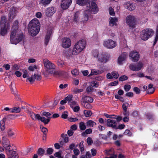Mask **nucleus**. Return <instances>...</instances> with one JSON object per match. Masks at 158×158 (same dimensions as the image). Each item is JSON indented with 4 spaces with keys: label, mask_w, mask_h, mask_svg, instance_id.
Instances as JSON below:
<instances>
[{
    "label": "nucleus",
    "mask_w": 158,
    "mask_h": 158,
    "mask_svg": "<svg viewBox=\"0 0 158 158\" xmlns=\"http://www.w3.org/2000/svg\"><path fill=\"white\" fill-rule=\"evenodd\" d=\"M90 85L92 87L96 88L98 86V84L97 83V82L96 81H93L91 82Z\"/></svg>",
    "instance_id": "obj_46"
},
{
    "label": "nucleus",
    "mask_w": 158,
    "mask_h": 158,
    "mask_svg": "<svg viewBox=\"0 0 158 158\" xmlns=\"http://www.w3.org/2000/svg\"><path fill=\"white\" fill-rule=\"evenodd\" d=\"M143 64L141 62H138L135 64H131L129 66L130 69L135 71H138L141 70L143 67Z\"/></svg>",
    "instance_id": "obj_13"
},
{
    "label": "nucleus",
    "mask_w": 158,
    "mask_h": 158,
    "mask_svg": "<svg viewBox=\"0 0 158 158\" xmlns=\"http://www.w3.org/2000/svg\"><path fill=\"white\" fill-rule=\"evenodd\" d=\"M17 12V9L14 6L11 7L9 9L8 19L10 21L12 20L16 16Z\"/></svg>",
    "instance_id": "obj_14"
},
{
    "label": "nucleus",
    "mask_w": 158,
    "mask_h": 158,
    "mask_svg": "<svg viewBox=\"0 0 158 158\" xmlns=\"http://www.w3.org/2000/svg\"><path fill=\"white\" fill-rule=\"evenodd\" d=\"M84 114L86 117L90 116L92 114L91 111L87 110H85L84 111Z\"/></svg>",
    "instance_id": "obj_39"
},
{
    "label": "nucleus",
    "mask_w": 158,
    "mask_h": 158,
    "mask_svg": "<svg viewBox=\"0 0 158 158\" xmlns=\"http://www.w3.org/2000/svg\"><path fill=\"white\" fill-rule=\"evenodd\" d=\"M127 79L128 77L127 76L125 75H123L119 78V80L120 81H123L127 80Z\"/></svg>",
    "instance_id": "obj_51"
},
{
    "label": "nucleus",
    "mask_w": 158,
    "mask_h": 158,
    "mask_svg": "<svg viewBox=\"0 0 158 158\" xmlns=\"http://www.w3.org/2000/svg\"><path fill=\"white\" fill-rule=\"evenodd\" d=\"M10 146L9 143H8L7 144H6L5 145V148L6 150L7 151H8V152H10Z\"/></svg>",
    "instance_id": "obj_50"
},
{
    "label": "nucleus",
    "mask_w": 158,
    "mask_h": 158,
    "mask_svg": "<svg viewBox=\"0 0 158 158\" xmlns=\"http://www.w3.org/2000/svg\"><path fill=\"white\" fill-rule=\"evenodd\" d=\"M72 108L74 111L75 112H77L80 109L79 106L78 104Z\"/></svg>",
    "instance_id": "obj_58"
},
{
    "label": "nucleus",
    "mask_w": 158,
    "mask_h": 158,
    "mask_svg": "<svg viewBox=\"0 0 158 158\" xmlns=\"http://www.w3.org/2000/svg\"><path fill=\"white\" fill-rule=\"evenodd\" d=\"M103 44L104 47L109 49H113L117 45L116 42L110 39H107L104 41Z\"/></svg>",
    "instance_id": "obj_9"
},
{
    "label": "nucleus",
    "mask_w": 158,
    "mask_h": 158,
    "mask_svg": "<svg viewBox=\"0 0 158 158\" xmlns=\"http://www.w3.org/2000/svg\"><path fill=\"white\" fill-rule=\"evenodd\" d=\"M110 56L106 53L101 52L99 55L98 61L100 63H106L110 59Z\"/></svg>",
    "instance_id": "obj_10"
},
{
    "label": "nucleus",
    "mask_w": 158,
    "mask_h": 158,
    "mask_svg": "<svg viewBox=\"0 0 158 158\" xmlns=\"http://www.w3.org/2000/svg\"><path fill=\"white\" fill-rule=\"evenodd\" d=\"M52 0H40V4H42L43 6H46L49 4Z\"/></svg>",
    "instance_id": "obj_32"
},
{
    "label": "nucleus",
    "mask_w": 158,
    "mask_h": 158,
    "mask_svg": "<svg viewBox=\"0 0 158 158\" xmlns=\"http://www.w3.org/2000/svg\"><path fill=\"white\" fill-rule=\"evenodd\" d=\"M37 69V66L36 65H34V66H30L28 68V69L30 71H34L35 69Z\"/></svg>",
    "instance_id": "obj_53"
},
{
    "label": "nucleus",
    "mask_w": 158,
    "mask_h": 158,
    "mask_svg": "<svg viewBox=\"0 0 158 158\" xmlns=\"http://www.w3.org/2000/svg\"><path fill=\"white\" fill-rule=\"evenodd\" d=\"M131 89V86L128 85H125L124 86V89L126 91H128L130 90Z\"/></svg>",
    "instance_id": "obj_62"
},
{
    "label": "nucleus",
    "mask_w": 158,
    "mask_h": 158,
    "mask_svg": "<svg viewBox=\"0 0 158 158\" xmlns=\"http://www.w3.org/2000/svg\"><path fill=\"white\" fill-rule=\"evenodd\" d=\"M43 63L47 73L53 75L57 74L56 66L54 63L46 58L43 59Z\"/></svg>",
    "instance_id": "obj_3"
},
{
    "label": "nucleus",
    "mask_w": 158,
    "mask_h": 158,
    "mask_svg": "<svg viewBox=\"0 0 158 158\" xmlns=\"http://www.w3.org/2000/svg\"><path fill=\"white\" fill-rule=\"evenodd\" d=\"M0 34L3 36H5L9 32L10 29V26L9 23L6 21L5 17H2L0 22Z\"/></svg>",
    "instance_id": "obj_5"
},
{
    "label": "nucleus",
    "mask_w": 158,
    "mask_h": 158,
    "mask_svg": "<svg viewBox=\"0 0 158 158\" xmlns=\"http://www.w3.org/2000/svg\"><path fill=\"white\" fill-rule=\"evenodd\" d=\"M68 86V84H61L60 86L59 87L61 89H63L65 88Z\"/></svg>",
    "instance_id": "obj_63"
},
{
    "label": "nucleus",
    "mask_w": 158,
    "mask_h": 158,
    "mask_svg": "<svg viewBox=\"0 0 158 158\" xmlns=\"http://www.w3.org/2000/svg\"><path fill=\"white\" fill-rule=\"evenodd\" d=\"M11 156L13 158H18V157L17 153L15 151H13L12 152Z\"/></svg>",
    "instance_id": "obj_57"
},
{
    "label": "nucleus",
    "mask_w": 158,
    "mask_h": 158,
    "mask_svg": "<svg viewBox=\"0 0 158 158\" xmlns=\"http://www.w3.org/2000/svg\"><path fill=\"white\" fill-rule=\"evenodd\" d=\"M100 53L98 50H94L92 52V55L95 58H97V60L99 56V55Z\"/></svg>",
    "instance_id": "obj_35"
},
{
    "label": "nucleus",
    "mask_w": 158,
    "mask_h": 158,
    "mask_svg": "<svg viewBox=\"0 0 158 158\" xmlns=\"http://www.w3.org/2000/svg\"><path fill=\"white\" fill-rule=\"evenodd\" d=\"M52 31H49L47 32L45 38V44L46 45H47L48 43Z\"/></svg>",
    "instance_id": "obj_27"
},
{
    "label": "nucleus",
    "mask_w": 158,
    "mask_h": 158,
    "mask_svg": "<svg viewBox=\"0 0 158 158\" xmlns=\"http://www.w3.org/2000/svg\"><path fill=\"white\" fill-rule=\"evenodd\" d=\"M125 8L130 11H132L135 9V4L131 2H125L124 4Z\"/></svg>",
    "instance_id": "obj_17"
},
{
    "label": "nucleus",
    "mask_w": 158,
    "mask_h": 158,
    "mask_svg": "<svg viewBox=\"0 0 158 158\" xmlns=\"http://www.w3.org/2000/svg\"><path fill=\"white\" fill-rule=\"evenodd\" d=\"M107 125L108 127L114 128H116L117 126L116 121L114 120L108 119L107 121Z\"/></svg>",
    "instance_id": "obj_20"
},
{
    "label": "nucleus",
    "mask_w": 158,
    "mask_h": 158,
    "mask_svg": "<svg viewBox=\"0 0 158 158\" xmlns=\"http://www.w3.org/2000/svg\"><path fill=\"white\" fill-rule=\"evenodd\" d=\"M51 115V114L48 112H43L42 114V115L43 116H45L46 118L50 117V116Z\"/></svg>",
    "instance_id": "obj_49"
},
{
    "label": "nucleus",
    "mask_w": 158,
    "mask_h": 158,
    "mask_svg": "<svg viewBox=\"0 0 158 158\" xmlns=\"http://www.w3.org/2000/svg\"><path fill=\"white\" fill-rule=\"evenodd\" d=\"M72 3L71 0H62L61 7L63 10L67 9Z\"/></svg>",
    "instance_id": "obj_16"
},
{
    "label": "nucleus",
    "mask_w": 158,
    "mask_h": 158,
    "mask_svg": "<svg viewBox=\"0 0 158 158\" xmlns=\"http://www.w3.org/2000/svg\"><path fill=\"white\" fill-rule=\"evenodd\" d=\"M71 41L69 38L64 37L62 38L61 45L64 48H69L71 45Z\"/></svg>",
    "instance_id": "obj_12"
},
{
    "label": "nucleus",
    "mask_w": 158,
    "mask_h": 158,
    "mask_svg": "<svg viewBox=\"0 0 158 158\" xmlns=\"http://www.w3.org/2000/svg\"><path fill=\"white\" fill-rule=\"evenodd\" d=\"M113 149L112 148L106 151V153L108 155H111L113 154Z\"/></svg>",
    "instance_id": "obj_61"
},
{
    "label": "nucleus",
    "mask_w": 158,
    "mask_h": 158,
    "mask_svg": "<svg viewBox=\"0 0 158 158\" xmlns=\"http://www.w3.org/2000/svg\"><path fill=\"white\" fill-rule=\"evenodd\" d=\"M135 17L133 15L128 16L126 19V22L129 27H133L135 25Z\"/></svg>",
    "instance_id": "obj_11"
},
{
    "label": "nucleus",
    "mask_w": 158,
    "mask_h": 158,
    "mask_svg": "<svg viewBox=\"0 0 158 158\" xmlns=\"http://www.w3.org/2000/svg\"><path fill=\"white\" fill-rule=\"evenodd\" d=\"M68 116V112L67 111H64L61 116L62 118H66Z\"/></svg>",
    "instance_id": "obj_55"
},
{
    "label": "nucleus",
    "mask_w": 158,
    "mask_h": 158,
    "mask_svg": "<svg viewBox=\"0 0 158 158\" xmlns=\"http://www.w3.org/2000/svg\"><path fill=\"white\" fill-rule=\"evenodd\" d=\"M71 73L72 74L75 76H77L78 74V71L76 69H74L72 70L71 71Z\"/></svg>",
    "instance_id": "obj_45"
},
{
    "label": "nucleus",
    "mask_w": 158,
    "mask_h": 158,
    "mask_svg": "<svg viewBox=\"0 0 158 158\" xmlns=\"http://www.w3.org/2000/svg\"><path fill=\"white\" fill-rule=\"evenodd\" d=\"M51 117L46 118L45 117L43 116H41L39 118L38 120H40L45 125L47 124L50 121Z\"/></svg>",
    "instance_id": "obj_23"
},
{
    "label": "nucleus",
    "mask_w": 158,
    "mask_h": 158,
    "mask_svg": "<svg viewBox=\"0 0 158 158\" xmlns=\"http://www.w3.org/2000/svg\"><path fill=\"white\" fill-rule=\"evenodd\" d=\"M40 28V24L37 19H33L30 22L28 28L29 33L32 36H35L39 33Z\"/></svg>",
    "instance_id": "obj_2"
},
{
    "label": "nucleus",
    "mask_w": 158,
    "mask_h": 158,
    "mask_svg": "<svg viewBox=\"0 0 158 158\" xmlns=\"http://www.w3.org/2000/svg\"><path fill=\"white\" fill-rule=\"evenodd\" d=\"M86 126L89 127H93L96 125V123L91 120H87L86 122Z\"/></svg>",
    "instance_id": "obj_26"
},
{
    "label": "nucleus",
    "mask_w": 158,
    "mask_h": 158,
    "mask_svg": "<svg viewBox=\"0 0 158 158\" xmlns=\"http://www.w3.org/2000/svg\"><path fill=\"white\" fill-rule=\"evenodd\" d=\"M79 12H77L75 13L74 15L73 21L77 23L80 20Z\"/></svg>",
    "instance_id": "obj_28"
},
{
    "label": "nucleus",
    "mask_w": 158,
    "mask_h": 158,
    "mask_svg": "<svg viewBox=\"0 0 158 158\" xmlns=\"http://www.w3.org/2000/svg\"><path fill=\"white\" fill-rule=\"evenodd\" d=\"M124 134L125 135H128L129 136H131L132 135L131 132L128 129H126L125 131Z\"/></svg>",
    "instance_id": "obj_56"
},
{
    "label": "nucleus",
    "mask_w": 158,
    "mask_h": 158,
    "mask_svg": "<svg viewBox=\"0 0 158 158\" xmlns=\"http://www.w3.org/2000/svg\"><path fill=\"white\" fill-rule=\"evenodd\" d=\"M83 91V89H78L77 88H75L73 89L72 92L74 93L77 94L82 92Z\"/></svg>",
    "instance_id": "obj_41"
},
{
    "label": "nucleus",
    "mask_w": 158,
    "mask_h": 158,
    "mask_svg": "<svg viewBox=\"0 0 158 158\" xmlns=\"http://www.w3.org/2000/svg\"><path fill=\"white\" fill-rule=\"evenodd\" d=\"M57 64L58 66L60 67H63V65L64 64V63L63 61L59 60L57 61Z\"/></svg>",
    "instance_id": "obj_54"
},
{
    "label": "nucleus",
    "mask_w": 158,
    "mask_h": 158,
    "mask_svg": "<svg viewBox=\"0 0 158 158\" xmlns=\"http://www.w3.org/2000/svg\"><path fill=\"white\" fill-rule=\"evenodd\" d=\"M29 114L31 118L34 120H39V118L40 117V115L39 114H35L32 112H30Z\"/></svg>",
    "instance_id": "obj_25"
},
{
    "label": "nucleus",
    "mask_w": 158,
    "mask_h": 158,
    "mask_svg": "<svg viewBox=\"0 0 158 158\" xmlns=\"http://www.w3.org/2000/svg\"><path fill=\"white\" fill-rule=\"evenodd\" d=\"M93 99L90 97L87 96H84L81 99L82 102H86L92 103L93 101Z\"/></svg>",
    "instance_id": "obj_24"
},
{
    "label": "nucleus",
    "mask_w": 158,
    "mask_h": 158,
    "mask_svg": "<svg viewBox=\"0 0 158 158\" xmlns=\"http://www.w3.org/2000/svg\"><path fill=\"white\" fill-rule=\"evenodd\" d=\"M6 121V118H4L0 121V128L2 130H4L5 128V123Z\"/></svg>",
    "instance_id": "obj_33"
},
{
    "label": "nucleus",
    "mask_w": 158,
    "mask_h": 158,
    "mask_svg": "<svg viewBox=\"0 0 158 158\" xmlns=\"http://www.w3.org/2000/svg\"><path fill=\"white\" fill-rule=\"evenodd\" d=\"M53 151V149L52 148H48L47 150V153L48 154H52Z\"/></svg>",
    "instance_id": "obj_64"
},
{
    "label": "nucleus",
    "mask_w": 158,
    "mask_h": 158,
    "mask_svg": "<svg viewBox=\"0 0 158 158\" xmlns=\"http://www.w3.org/2000/svg\"><path fill=\"white\" fill-rule=\"evenodd\" d=\"M73 151L75 154L74 155L78 156L80 154V151L77 148L74 149Z\"/></svg>",
    "instance_id": "obj_60"
},
{
    "label": "nucleus",
    "mask_w": 158,
    "mask_h": 158,
    "mask_svg": "<svg viewBox=\"0 0 158 158\" xmlns=\"http://www.w3.org/2000/svg\"><path fill=\"white\" fill-rule=\"evenodd\" d=\"M109 24L110 26L113 27L117 26L116 23L118 21V19L116 17L112 18L110 17L109 19Z\"/></svg>",
    "instance_id": "obj_21"
},
{
    "label": "nucleus",
    "mask_w": 158,
    "mask_h": 158,
    "mask_svg": "<svg viewBox=\"0 0 158 158\" xmlns=\"http://www.w3.org/2000/svg\"><path fill=\"white\" fill-rule=\"evenodd\" d=\"M90 14L88 13L86 11H84V14L81 18V21L83 23H86L89 20Z\"/></svg>",
    "instance_id": "obj_22"
},
{
    "label": "nucleus",
    "mask_w": 158,
    "mask_h": 158,
    "mask_svg": "<svg viewBox=\"0 0 158 158\" xmlns=\"http://www.w3.org/2000/svg\"><path fill=\"white\" fill-rule=\"evenodd\" d=\"M44 153V150L42 148H40L38 151V153L40 155H43Z\"/></svg>",
    "instance_id": "obj_59"
},
{
    "label": "nucleus",
    "mask_w": 158,
    "mask_h": 158,
    "mask_svg": "<svg viewBox=\"0 0 158 158\" xmlns=\"http://www.w3.org/2000/svg\"><path fill=\"white\" fill-rule=\"evenodd\" d=\"M40 128L41 131L44 133V135H46L48 131V130L47 128L43 127L42 126H41Z\"/></svg>",
    "instance_id": "obj_47"
},
{
    "label": "nucleus",
    "mask_w": 158,
    "mask_h": 158,
    "mask_svg": "<svg viewBox=\"0 0 158 158\" xmlns=\"http://www.w3.org/2000/svg\"><path fill=\"white\" fill-rule=\"evenodd\" d=\"M158 40V26L156 28V35L155 38V41L153 43V45H155L156 43L157 42Z\"/></svg>",
    "instance_id": "obj_42"
},
{
    "label": "nucleus",
    "mask_w": 158,
    "mask_h": 158,
    "mask_svg": "<svg viewBox=\"0 0 158 158\" xmlns=\"http://www.w3.org/2000/svg\"><path fill=\"white\" fill-rule=\"evenodd\" d=\"M8 134L9 136L10 137L14 136L15 133L11 129H9L8 130Z\"/></svg>",
    "instance_id": "obj_43"
},
{
    "label": "nucleus",
    "mask_w": 158,
    "mask_h": 158,
    "mask_svg": "<svg viewBox=\"0 0 158 158\" xmlns=\"http://www.w3.org/2000/svg\"><path fill=\"white\" fill-rule=\"evenodd\" d=\"M18 22L15 21L12 26V32L10 38V41L12 44H16L20 42L23 38L21 31L18 29Z\"/></svg>",
    "instance_id": "obj_1"
},
{
    "label": "nucleus",
    "mask_w": 158,
    "mask_h": 158,
    "mask_svg": "<svg viewBox=\"0 0 158 158\" xmlns=\"http://www.w3.org/2000/svg\"><path fill=\"white\" fill-rule=\"evenodd\" d=\"M129 56L131 58V60L134 62L138 61L139 58V55L138 52L135 50L130 52Z\"/></svg>",
    "instance_id": "obj_15"
},
{
    "label": "nucleus",
    "mask_w": 158,
    "mask_h": 158,
    "mask_svg": "<svg viewBox=\"0 0 158 158\" xmlns=\"http://www.w3.org/2000/svg\"><path fill=\"white\" fill-rule=\"evenodd\" d=\"M20 111V109L19 107H15L11 108V113H19Z\"/></svg>",
    "instance_id": "obj_37"
},
{
    "label": "nucleus",
    "mask_w": 158,
    "mask_h": 158,
    "mask_svg": "<svg viewBox=\"0 0 158 158\" xmlns=\"http://www.w3.org/2000/svg\"><path fill=\"white\" fill-rule=\"evenodd\" d=\"M86 42L84 40H81L77 42L74 46L72 51L73 55H76L81 52L85 48Z\"/></svg>",
    "instance_id": "obj_4"
},
{
    "label": "nucleus",
    "mask_w": 158,
    "mask_h": 158,
    "mask_svg": "<svg viewBox=\"0 0 158 158\" xmlns=\"http://www.w3.org/2000/svg\"><path fill=\"white\" fill-rule=\"evenodd\" d=\"M109 14L111 15L114 16L115 15V13L114 9L111 7H110L109 8Z\"/></svg>",
    "instance_id": "obj_52"
},
{
    "label": "nucleus",
    "mask_w": 158,
    "mask_h": 158,
    "mask_svg": "<svg viewBox=\"0 0 158 158\" xmlns=\"http://www.w3.org/2000/svg\"><path fill=\"white\" fill-rule=\"evenodd\" d=\"M127 54L126 52L122 53L118 57V63L119 64H122L127 56Z\"/></svg>",
    "instance_id": "obj_18"
},
{
    "label": "nucleus",
    "mask_w": 158,
    "mask_h": 158,
    "mask_svg": "<svg viewBox=\"0 0 158 158\" xmlns=\"http://www.w3.org/2000/svg\"><path fill=\"white\" fill-rule=\"evenodd\" d=\"M82 104L84 107L87 109H91L92 108V106L88 102H82Z\"/></svg>",
    "instance_id": "obj_36"
},
{
    "label": "nucleus",
    "mask_w": 158,
    "mask_h": 158,
    "mask_svg": "<svg viewBox=\"0 0 158 158\" xmlns=\"http://www.w3.org/2000/svg\"><path fill=\"white\" fill-rule=\"evenodd\" d=\"M86 9L85 10L89 14H95L98 11V8L97 4L94 2H89L87 4Z\"/></svg>",
    "instance_id": "obj_7"
},
{
    "label": "nucleus",
    "mask_w": 158,
    "mask_h": 158,
    "mask_svg": "<svg viewBox=\"0 0 158 158\" xmlns=\"http://www.w3.org/2000/svg\"><path fill=\"white\" fill-rule=\"evenodd\" d=\"M56 12V10L53 7H48L45 10V14L47 16H51Z\"/></svg>",
    "instance_id": "obj_19"
},
{
    "label": "nucleus",
    "mask_w": 158,
    "mask_h": 158,
    "mask_svg": "<svg viewBox=\"0 0 158 158\" xmlns=\"http://www.w3.org/2000/svg\"><path fill=\"white\" fill-rule=\"evenodd\" d=\"M120 47L123 48L124 47H126L127 46L126 41L124 38H123L120 41Z\"/></svg>",
    "instance_id": "obj_34"
},
{
    "label": "nucleus",
    "mask_w": 158,
    "mask_h": 158,
    "mask_svg": "<svg viewBox=\"0 0 158 158\" xmlns=\"http://www.w3.org/2000/svg\"><path fill=\"white\" fill-rule=\"evenodd\" d=\"M111 74L113 77V78H114L115 79H117L118 78L119 76V74L115 71H113L112 72Z\"/></svg>",
    "instance_id": "obj_44"
},
{
    "label": "nucleus",
    "mask_w": 158,
    "mask_h": 158,
    "mask_svg": "<svg viewBox=\"0 0 158 158\" xmlns=\"http://www.w3.org/2000/svg\"><path fill=\"white\" fill-rule=\"evenodd\" d=\"M79 127L81 130H84L86 128V126L84 122H81L79 123Z\"/></svg>",
    "instance_id": "obj_40"
},
{
    "label": "nucleus",
    "mask_w": 158,
    "mask_h": 158,
    "mask_svg": "<svg viewBox=\"0 0 158 158\" xmlns=\"http://www.w3.org/2000/svg\"><path fill=\"white\" fill-rule=\"evenodd\" d=\"M148 88L147 92L148 94H152L154 92L155 89L153 87L152 84H150L148 85Z\"/></svg>",
    "instance_id": "obj_30"
},
{
    "label": "nucleus",
    "mask_w": 158,
    "mask_h": 158,
    "mask_svg": "<svg viewBox=\"0 0 158 158\" xmlns=\"http://www.w3.org/2000/svg\"><path fill=\"white\" fill-rule=\"evenodd\" d=\"M30 73L26 70H23V78H27L26 81H28L31 84H32L35 80H40L41 79V76L37 74H34L30 76Z\"/></svg>",
    "instance_id": "obj_6"
},
{
    "label": "nucleus",
    "mask_w": 158,
    "mask_h": 158,
    "mask_svg": "<svg viewBox=\"0 0 158 158\" xmlns=\"http://www.w3.org/2000/svg\"><path fill=\"white\" fill-rule=\"evenodd\" d=\"M90 0H77V3L80 6H83Z\"/></svg>",
    "instance_id": "obj_31"
},
{
    "label": "nucleus",
    "mask_w": 158,
    "mask_h": 158,
    "mask_svg": "<svg viewBox=\"0 0 158 158\" xmlns=\"http://www.w3.org/2000/svg\"><path fill=\"white\" fill-rule=\"evenodd\" d=\"M102 72L96 70L95 69H92L90 74L89 75V76H90L92 75H96L98 74H100L102 73Z\"/></svg>",
    "instance_id": "obj_29"
},
{
    "label": "nucleus",
    "mask_w": 158,
    "mask_h": 158,
    "mask_svg": "<svg viewBox=\"0 0 158 158\" xmlns=\"http://www.w3.org/2000/svg\"><path fill=\"white\" fill-rule=\"evenodd\" d=\"M69 104L72 108H73L74 106L78 104L77 102L73 100L71 102H69Z\"/></svg>",
    "instance_id": "obj_48"
},
{
    "label": "nucleus",
    "mask_w": 158,
    "mask_h": 158,
    "mask_svg": "<svg viewBox=\"0 0 158 158\" xmlns=\"http://www.w3.org/2000/svg\"><path fill=\"white\" fill-rule=\"evenodd\" d=\"M154 33V31L151 29H145L141 32V38L143 40H146L153 35Z\"/></svg>",
    "instance_id": "obj_8"
},
{
    "label": "nucleus",
    "mask_w": 158,
    "mask_h": 158,
    "mask_svg": "<svg viewBox=\"0 0 158 158\" xmlns=\"http://www.w3.org/2000/svg\"><path fill=\"white\" fill-rule=\"evenodd\" d=\"M73 96L71 94L69 95L68 96L65 98L66 102H68V104L69 102H71L73 100Z\"/></svg>",
    "instance_id": "obj_38"
}]
</instances>
